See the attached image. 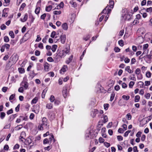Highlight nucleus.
I'll return each instance as SVG.
<instances>
[{
	"label": "nucleus",
	"instance_id": "nucleus-1",
	"mask_svg": "<svg viewBox=\"0 0 152 152\" xmlns=\"http://www.w3.org/2000/svg\"><path fill=\"white\" fill-rule=\"evenodd\" d=\"M69 51V48H66L64 50L58 52L55 58L58 60H59L62 57L65 56L66 54L68 53Z\"/></svg>",
	"mask_w": 152,
	"mask_h": 152
},
{
	"label": "nucleus",
	"instance_id": "nucleus-2",
	"mask_svg": "<svg viewBox=\"0 0 152 152\" xmlns=\"http://www.w3.org/2000/svg\"><path fill=\"white\" fill-rule=\"evenodd\" d=\"M49 124L48 120L46 118L44 117L42 120V123L39 127L40 130H42L44 128L48 129L49 128Z\"/></svg>",
	"mask_w": 152,
	"mask_h": 152
},
{
	"label": "nucleus",
	"instance_id": "nucleus-3",
	"mask_svg": "<svg viewBox=\"0 0 152 152\" xmlns=\"http://www.w3.org/2000/svg\"><path fill=\"white\" fill-rule=\"evenodd\" d=\"M18 59V56L17 54H14L10 58L13 63H15Z\"/></svg>",
	"mask_w": 152,
	"mask_h": 152
},
{
	"label": "nucleus",
	"instance_id": "nucleus-4",
	"mask_svg": "<svg viewBox=\"0 0 152 152\" xmlns=\"http://www.w3.org/2000/svg\"><path fill=\"white\" fill-rule=\"evenodd\" d=\"M148 47V44H144L143 45V52L142 54L140 56H142L144 54H145L146 53V50L147 49Z\"/></svg>",
	"mask_w": 152,
	"mask_h": 152
},
{
	"label": "nucleus",
	"instance_id": "nucleus-5",
	"mask_svg": "<svg viewBox=\"0 0 152 152\" xmlns=\"http://www.w3.org/2000/svg\"><path fill=\"white\" fill-rule=\"evenodd\" d=\"M66 39V36L64 34L62 35L60 37V40L62 44H64L65 43V40Z\"/></svg>",
	"mask_w": 152,
	"mask_h": 152
},
{
	"label": "nucleus",
	"instance_id": "nucleus-6",
	"mask_svg": "<svg viewBox=\"0 0 152 152\" xmlns=\"http://www.w3.org/2000/svg\"><path fill=\"white\" fill-rule=\"evenodd\" d=\"M61 27L65 31L67 30L68 28V25L66 23H63L61 25Z\"/></svg>",
	"mask_w": 152,
	"mask_h": 152
},
{
	"label": "nucleus",
	"instance_id": "nucleus-7",
	"mask_svg": "<svg viewBox=\"0 0 152 152\" xmlns=\"http://www.w3.org/2000/svg\"><path fill=\"white\" fill-rule=\"evenodd\" d=\"M67 66L66 65H64L60 71V72L61 74H63L62 72H64L67 69Z\"/></svg>",
	"mask_w": 152,
	"mask_h": 152
},
{
	"label": "nucleus",
	"instance_id": "nucleus-8",
	"mask_svg": "<svg viewBox=\"0 0 152 152\" xmlns=\"http://www.w3.org/2000/svg\"><path fill=\"white\" fill-rule=\"evenodd\" d=\"M123 17L124 19L125 20H129L130 18V15L128 14V13H126L124 15Z\"/></svg>",
	"mask_w": 152,
	"mask_h": 152
},
{
	"label": "nucleus",
	"instance_id": "nucleus-9",
	"mask_svg": "<svg viewBox=\"0 0 152 152\" xmlns=\"http://www.w3.org/2000/svg\"><path fill=\"white\" fill-rule=\"evenodd\" d=\"M91 135V132L90 130H88L87 131L86 134V138L87 139H88L90 137Z\"/></svg>",
	"mask_w": 152,
	"mask_h": 152
},
{
	"label": "nucleus",
	"instance_id": "nucleus-10",
	"mask_svg": "<svg viewBox=\"0 0 152 152\" xmlns=\"http://www.w3.org/2000/svg\"><path fill=\"white\" fill-rule=\"evenodd\" d=\"M63 94L64 98H66L67 95L68 93L67 92V88L66 87L62 91Z\"/></svg>",
	"mask_w": 152,
	"mask_h": 152
},
{
	"label": "nucleus",
	"instance_id": "nucleus-11",
	"mask_svg": "<svg viewBox=\"0 0 152 152\" xmlns=\"http://www.w3.org/2000/svg\"><path fill=\"white\" fill-rule=\"evenodd\" d=\"M126 102L122 99H120L118 102V104L120 106L125 105Z\"/></svg>",
	"mask_w": 152,
	"mask_h": 152
},
{
	"label": "nucleus",
	"instance_id": "nucleus-12",
	"mask_svg": "<svg viewBox=\"0 0 152 152\" xmlns=\"http://www.w3.org/2000/svg\"><path fill=\"white\" fill-rule=\"evenodd\" d=\"M28 17V15L27 14H26L25 15L24 18H21V20L22 22H25L27 20Z\"/></svg>",
	"mask_w": 152,
	"mask_h": 152
},
{
	"label": "nucleus",
	"instance_id": "nucleus-13",
	"mask_svg": "<svg viewBox=\"0 0 152 152\" xmlns=\"http://www.w3.org/2000/svg\"><path fill=\"white\" fill-rule=\"evenodd\" d=\"M46 107L49 109H51L53 108V105L51 103H48L47 104Z\"/></svg>",
	"mask_w": 152,
	"mask_h": 152
},
{
	"label": "nucleus",
	"instance_id": "nucleus-14",
	"mask_svg": "<svg viewBox=\"0 0 152 152\" xmlns=\"http://www.w3.org/2000/svg\"><path fill=\"white\" fill-rule=\"evenodd\" d=\"M53 6L51 5H49L46 6L45 8V10L47 12H50L52 9Z\"/></svg>",
	"mask_w": 152,
	"mask_h": 152
},
{
	"label": "nucleus",
	"instance_id": "nucleus-15",
	"mask_svg": "<svg viewBox=\"0 0 152 152\" xmlns=\"http://www.w3.org/2000/svg\"><path fill=\"white\" fill-rule=\"evenodd\" d=\"M57 48V45H54L52 46L51 49L53 52H54Z\"/></svg>",
	"mask_w": 152,
	"mask_h": 152
},
{
	"label": "nucleus",
	"instance_id": "nucleus-16",
	"mask_svg": "<svg viewBox=\"0 0 152 152\" xmlns=\"http://www.w3.org/2000/svg\"><path fill=\"white\" fill-rule=\"evenodd\" d=\"M122 98L124 100L127 101L130 98V96L128 95H123L122 96Z\"/></svg>",
	"mask_w": 152,
	"mask_h": 152
},
{
	"label": "nucleus",
	"instance_id": "nucleus-17",
	"mask_svg": "<svg viewBox=\"0 0 152 152\" xmlns=\"http://www.w3.org/2000/svg\"><path fill=\"white\" fill-rule=\"evenodd\" d=\"M125 70L127 71V72L129 73H131L133 72L130 69V66H127L125 68Z\"/></svg>",
	"mask_w": 152,
	"mask_h": 152
},
{
	"label": "nucleus",
	"instance_id": "nucleus-18",
	"mask_svg": "<svg viewBox=\"0 0 152 152\" xmlns=\"http://www.w3.org/2000/svg\"><path fill=\"white\" fill-rule=\"evenodd\" d=\"M38 100V98L37 97H36L34 98L32 100L31 103L32 104H36Z\"/></svg>",
	"mask_w": 152,
	"mask_h": 152
},
{
	"label": "nucleus",
	"instance_id": "nucleus-19",
	"mask_svg": "<svg viewBox=\"0 0 152 152\" xmlns=\"http://www.w3.org/2000/svg\"><path fill=\"white\" fill-rule=\"evenodd\" d=\"M4 45L5 48L6 49L7 51H8L10 47V45L8 44L5 43Z\"/></svg>",
	"mask_w": 152,
	"mask_h": 152
},
{
	"label": "nucleus",
	"instance_id": "nucleus-20",
	"mask_svg": "<svg viewBox=\"0 0 152 152\" xmlns=\"http://www.w3.org/2000/svg\"><path fill=\"white\" fill-rule=\"evenodd\" d=\"M114 5V2L113 1H109V5L110 7L111 8H113V5Z\"/></svg>",
	"mask_w": 152,
	"mask_h": 152
},
{
	"label": "nucleus",
	"instance_id": "nucleus-21",
	"mask_svg": "<svg viewBox=\"0 0 152 152\" xmlns=\"http://www.w3.org/2000/svg\"><path fill=\"white\" fill-rule=\"evenodd\" d=\"M22 84H23V85H22V86L25 89H27L28 87V83L26 82H24L22 83Z\"/></svg>",
	"mask_w": 152,
	"mask_h": 152
},
{
	"label": "nucleus",
	"instance_id": "nucleus-22",
	"mask_svg": "<svg viewBox=\"0 0 152 152\" xmlns=\"http://www.w3.org/2000/svg\"><path fill=\"white\" fill-rule=\"evenodd\" d=\"M6 9H4L3 11L2 17H7V13L6 12Z\"/></svg>",
	"mask_w": 152,
	"mask_h": 152
},
{
	"label": "nucleus",
	"instance_id": "nucleus-23",
	"mask_svg": "<svg viewBox=\"0 0 152 152\" xmlns=\"http://www.w3.org/2000/svg\"><path fill=\"white\" fill-rule=\"evenodd\" d=\"M70 3L72 7H76V4L75 2L74 1H71L70 2Z\"/></svg>",
	"mask_w": 152,
	"mask_h": 152
},
{
	"label": "nucleus",
	"instance_id": "nucleus-24",
	"mask_svg": "<svg viewBox=\"0 0 152 152\" xmlns=\"http://www.w3.org/2000/svg\"><path fill=\"white\" fill-rule=\"evenodd\" d=\"M48 65V63H45L44 65V69L46 71H48L49 70V66Z\"/></svg>",
	"mask_w": 152,
	"mask_h": 152
},
{
	"label": "nucleus",
	"instance_id": "nucleus-25",
	"mask_svg": "<svg viewBox=\"0 0 152 152\" xmlns=\"http://www.w3.org/2000/svg\"><path fill=\"white\" fill-rule=\"evenodd\" d=\"M9 35L11 37V38H14L15 36L13 31H10L9 32Z\"/></svg>",
	"mask_w": 152,
	"mask_h": 152
},
{
	"label": "nucleus",
	"instance_id": "nucleus-26",
	"mask_svg": "<svg viewBox=\"0 0 152 152\" xmlns=\"http://www.w3.org/2000/svg\"><path fill=\"white\" fill-rule=\"evenodd\" d=\"M140 99V96L139 95H137L135 97L134 102H139Z\"/></svg>",
	"mask_w": 152,
	"mask_h": 152
},
{
	"label": "nucleus",
	"instance_id": "nucleus-27",
	"mask_svg": "<svg viewBox=\"0 0 152 152\" xmlns=\"http://www.w3.org/2000/svg\"><path fill=\"white\" fill-rule=\"evenodd\" d=\"M53 140V142L54 143L55 142V140L54 138L53 135H51V137H50L49 138V140H48L49 141V142L50 141V142H51V141H52Z\"/></svg>",
	"mask_w": 152,
	"mask_h": 152
},
{
	"label": "nucleus",
	"instance_id": "nucleus-28",
	"mask_svg": "<svg viewBox=\"0 0 152 152\" xmlns=\"http://www.w3.org/2000/svg\"><path fill=\"white\" fill-rule=\"evenodd\" d=\"M115 96V94L114 92H112L111 94L110 97V101L111 102L114 99V97Z\"/></svg>",
	"mask_w": 152,
	"mask_h": 152
},
{
	"label": "nucleus",
	"instance_id": "nucleus-29",
	"mask_svg": "<svg viewBox=\"0 0 152 152\" xmlns=\"http://www.w3.org/2000/svg\"><path fill=\"white\" fill-rule=\"evenodd\" d=\"M4 41L5 42H8L9 41L10 39L8 36H5L4 37Z\"/></svg>",
	"mask_w": 152,
	"mask_h": 152
},
{
	"label": "nucleus",
	"instance_id": "nucleus-30",
	"mask_svg": "<svg viewBox=\"0 0 152 152\" xmlns=\"http://www.w3.org/2000/svg\"><path fill=\"white\" fill-rule=\"evenodd\" d=\"M40 10V8L39 7H36L35 11V13L36 14H38Z\"/></svg>",
	"mask_w": 152,
	"mask_h": 152
},
{
	"label": "nucleus",
	"instance_id": "nucleus-31",
	"mask_svg": "<svg viewBox=\"0 0 152 152\" xmlns=\"http://www.w3.org/2000/svg\"><path fill=\"white\" fill-rule=\"evenodd\" d=\"M144 85V83L142 81H140L138 82V87H140V88H142L143 87V86Z\"/></svg>",
	"mask_w": 152,
	"mask_h": 152
},
{
	"label": "nucleus",
	"instance_id": "nucleus-32",
	"mask_svg": "<svg viewBox=\"0 0 152 152\" xmlns=\"http://www.w3.org/2000/svg\"><path fill=\"white\" fill-rule=\"evenodd\" d=\"M10 1H4V2L3 3V5L4 6H7L9 5Z\"/></svg>",
	"mask_w": 152,
	"mask_h": 152
},
{
	"label": "nucleus",
	"instance_id": "nucleus-33",
	"mask_svg": "<svg viewBox=\"0 0 152 152\" xmlns=\"http://www.w3.org/2000/svg\"><path fill=\"white\" fill-rule=\"evenodd\" d=\"M61 13V11H54L53 12V13L55 15H59Z\"/></svg>",
	"mask_w": 152,
	"mask_h": 152
},
{
	"label": "nucleus",
	"instance_id": "nucleus-34",
	"mask_svg": "<svg viewBox=\"0 0 152 152\" xmlns=\"http://www.w3.org/2000/svg\"><path fill=\"white\" fill-rule=\"evenodd\" d=\"M50 102H53L55 100V98L53 95H51L50 98L49 99Z\"/></svg>",
	"mask_w": 152,
	"mask_h": 152
},
{
	"label": "nucleus",
	"instance_id": "nucleus-35",
	"mask_svg": "<svg viewBox=\"0 0 152 152\" xmlns=\"http://www.w3.org/2000/svg\"><path fill=\"white\" fill-rule=\"evenodd\" d=\"M15 94H12L10 97L9 100L11 102H12L11 100H13L14 99L15 97Z\"/></svg>",
	"mask_w": 152,
	"mask_h": 152
},
{
	"label": "nucleus",
	"instance_id": "nucleus-36",
	"mask_svg": "<svg viewBox=\"0 0 152 152\" xmlns=\"http://www.w3.org/2000/svg\"><path fill=\"white\" fill-rule=\"evenodd\" d=\"M146 11L151 14L152 13V7H150L147 8L146 10Z\"/></svg>",
	"mask_w": 152,
	"mask_h": 152
},
{
	"label": "nucleus",
	"instance_id": "nucleus-37",
	"mask_svg": "<svg viewBox=\"0 0 152 152\" xmlns=\"http://www.w3.org/2000/svg\"><path fill=\"white\" fill-rule=\"evenodd\" d=\"M0 117L1 119H3L5 116V113L4 112H2L0 113Z\"/></svg>",
	"mask_w": 152,
	"mask_h": 152
},
{
	"label": "nucleus",
	"instance_id": "nucleus-38",
	"mask_svg": "<svg viewBox=\"0 0 152 152\" xmlns=\"http://www.w3.org/2000/svg\"><path fill=\"white\" fill-rule=\"evenodd\" d=\"M141 72V70L140 69L137 68L135 71V73L137 75L140 74Z\"/></svg>",
	"mask_w": 152,
	"mask_h": 152
},
{
	"label": "nucleus",
	"instance_id": "nucleus-39",
	"mask_svg": "<svg viewBox=\"0 0 152 152\" xmlns=\"http://www.w3.org/2000/svg\"><path fill=\"white\" fill-rule=\"evenodd\" d=\"M150 96H151L150 94L149 93H146L145 95V97L147 99H149L150 98Z\"/></svg>",
	"mask_w": 152,
	"mask_h": 152
},
{
	"label": "nucleus",
	"instance_id": "nucleus-40",
	"mask_svg": "<svg viewBox=\"0 0 152 152\" xmlns=\"http://www.w3.org/2000/svg\"><path fill=\"white\" fill-rule=\"evenodd\" d=\"M134 84V81H131L130 82L129 84V87L130 88H132L133 87Z\"/></svg>",
	"mask_w": 152,
	"mask_h": 152
},
{
	"label": "nucleus",
	"instance_id": "nucleus-41",
	"mask_svg": "<svg viewBox=\"0 0 152 152\" xmlns=\"http://www.w3.org/2000/svg\"><path fill=\"white\" fill-rule=\"evenodd\" d=\"M18 69L19 72L21 73H23L24 72V69L23 68H19Z\"/></svg>",
	"mask_w": 152,
	"mask_h": 152
},
{
	"label": "nucleus",
	"instance_id": "nucleus-42",
	"mask_svg": "<svg viewBox=\"0 0 152 152\" xmlns=\"http://www.w3.org/2000/svg\"><path fill=\"white\" fill-rule=\"evenodd\" d=\"M119 45L121 46H123L124 45V42L122 40H121L118 42Z\"/></svg>",
	"mask_w": 152,
	"mask_h": 152
},
{
	"label": "nucleus",
	"instance_id": "nucleus-43",
	"mask_svg": "<svg viewBox=\"0 0 152 152\" xmlns=\"http://www.w3.org/2000/svg\"><path fill=\"white\" fill-rule=\"evenodd\" d=\"M139 19L135 18L133 22L134 25L137 24L139 23Z\"/></svg>",
	"mask_w": 152,
	"mask_h": 152
},
{
	"label": "nucleus",
	"instance_id": "nucleus-44",
	"mask_svg": "<svg viewBox=\"0 0 152 152\" xmlns=\"http://www.w3.org/2000/svg\"><path fill=\"white\" fill-rule=\"evenodd\" d=\"M126 118H127V119L128 120H130L132 118V116L129 113H128L127 115H126Z\"/></svg>",
	"mask_w": 152,
	"mask_h": 152
},
{
	"label": "nucleus",
	"instance_id": "nucleus-45",
	"mask_svg": "<svg viewBox=\"0 0 152 152\" xmlns=\"http://www.w3.org/2000/svg\"><path fill=\"white\" fill-rule=\"evenodd\" d=\"M104 122V123H106L108 121V119L106 115H104L103 117Z\"/></svg>",
	"mask_w": 152,
	"mask_h": 152
},
{
	"label": "nucleus",
	"instance_id": "nucleus-46",
	"mask_svg": "<svg viewBox=\"0 0 152 152\" xmlns=\"http://www.w3.org/2000/svg\"><path fill=\"white\" fill-rule=\"evenodd\" d=\"M146 75L147 77L149 78L151 77V74L149 71H148L146 73Z\"/></svg>",
	"mask_w": 152,
	"mask_h": 152
},
{
	"label": "nucleus",
	"instance_id": "nucleus-47",
	"mask_svg": "<svg viewBox=\"0 0 152 152\" xmlns=\"http://www.w3.org/2000/svg\"><path fill=\"white\" fill-rule=\"evenodd\" d=\"M6 27V26L4 24H2L0 27L1 29L2 30L5 29Z\"/></svg>",
	"mask_w": 152,
	"mask_h": 152
},
{
	"label": "nucleus",
	"instance_id": "nucleus-48",
	"mask_svg": "<svg viewBox=\"0 0 152 152\" xmlns=\"http://www.w3.org/2000/svg\"><path fill=\"white\" fill-rule=\"evenodd\" d=\"M56 34V33L55 31H53L50 35V37L52 38H54Z\"/></svg>",
	"mask_w": 152,
	"mask_h": 152
},
{
	"label": "nucleus",
	"instance_id": "nucleus-49",
	"mask_svg": "<svg viewBox=\"0 0 152 152\" xmlns=\"http://www.w3.org/2000/svg\"><path fill=\"white\" fill-rule=\"evenodd\" d=\"M140 13L142 15V17L144 18H145L147 17V14L146 12L142 13L140 12Z\"/></svg>",
	"mask_w": 152,
	"mask_h": 152
},
{
	"label": "nucleus",
	"instance_id": "nucleus-50",
	"mask_svg": "<svg viewBox=\"0 0 152 152\" xmlns=\"http://www.w3.org/2000/svg\"><path fill=\"white\" fill-rule=\"evenodd\" d=\"M125 130L121 128L118 129V132L121 133H123L124 132Z\"/></svg>",
	"mask_w": 152,
	"mask_h": 152
},
{
	"label": "nucleus",
	"instance_id": "nucleus-51",
	"mask_svg": "<svg viewBox=\"0 0 152 152\" xmlns=\"http://www.w3.org/2000/svg\"><path fill=\"white\" fill-rule=\"evenodd\" d=\"M24 91V88L23 87H20L18 89V91L19 92L23 93Z\"/></svg>",
	"mask_w": 152,
	"mask_h": 152
},
{
	"label": "nucleus",
	"instance_id": "nucleus-52",
	"mask_svg": "<svg viewBox=\"0 0 152 152\" xmlns=\"http://www.w3.org/2000/svg\"><path fill=\"white\" fill-rule=\"evenodd\" d=\"M117 138L118 140L120 141H122L123 139V137L121 136H118Z\"/></svg>",
	"mask_w": 152,
	"mask_h": 152
},
{
	"label": "nucleus",
	"instance_id": "nucleus-53",
	"mask_svg": "<svg viewBox=\"0 0 152 152\" xmlns=\"http://www.w3.org/2000/svg\"><path fill=\"white\" fill-rule=\"evenodd\" d=\"M20 135L21 136V137H26V134L25 132L24 131H22L20 133Z\"/></svg>",
	"mask_w": 152,
	"mask_h": 152
},
{
	"label": "nucleus",
	"instance_id": "nucleus-54",
	"mask_svg": "<svg viewBox=\"0 0 152 152\" xmlns=\"http://www.w3.org/2000/svg\"><path fill=\"white\" fill-rule=\"evenodd\" d=\"M131 132V130H128L126 131L124 134V136L125 137H127L128 134Z\"/></svg>",
	"mask_w": 152,
	"mask_h": 152
},
{
	"label": "nucleus",
	"instance_id": "nucleus-55",
	"mask_svg": "<svg viewBox=\"0 0 152 152\" xmlns=\"http://www.w3.org/2000/svg\"><path fill=\"white\" fill-rule=\"evenodd\" d=\"M41 40V38L40 37V36L39 35L37 36V39L36 40V42H39Z\"/></svg>",
	"mask_w": 152,
	"mask_h": 152
},
{
	"label": "nucleus",
	"instance_id": "nucleus-56",
	"mask_svg": "<svg viewBox=\"0 0 152 152\" xmlns=\"http://www.w3.org/2000/svg\"><path fill=\"white\" fill-rule=\"evenodd\" d=\"M48 75L49 76L52 77H53L54 75V73L52 72H49L48 73Z\"/></svg>",
	"mask_w": 152,
	"mask_h": 152
},
{
	"label": "nucleus",
	"instance_id": "nucleus-57",
	"mask_svg": "<svg viewBox=\"0 0 152 152\" xmlns=\"http://www.w3.org/2000/svg\"><path fill=\"white\" fill-rule=\"evenodd\" d=\"M104 109L105 110H107L108 109V107L109 106V104H104Z\"/></svg>",
	"mask_w": 152,
	"mask_h": 152
},
{
	"label": "nucleus",
	"instance_id": "nucleus-58",
	"mask_svg": "<svg viewBox=\"0 0 152 152\" xmlns=\"http://www.w3.org/2000/svg\"><path fill=\"white\" fill-rule=\"evenodd\" d=\"M54 101V104L55 105H58L60 103L59 101L57 99L55 100Z\"/></svg>",
	"mask_w": 152,
	"mask_h": 152
},
{
	"label": "nucleus",
	"instance_id": "nucleus-59",
	"mask_svg": "<svg viewBox=\"0 0 152 152\" xmlns=\"http://www.w3.org/2000/svg\"><path fill=\"white\" fill-rule=\"evenodd\" d=\"M107 8V7H106L103 10V11H102V12L99 14V15H101L102 13H106V12H107V11H106V9Z\"/></svg>",
	"mask_w": 152,
	"mask_h": 152
},
{
	"label": "nucleus",
	"instance_id": "nucleus-60",
	"mask_svg": "<svg viewBox=\"0 0 152 152\" xmlns=\"http://www.w3.org/2000/svg\"><path fill=\"white\" fill-rule=\"evenodd\" d=\"M8 88L7 87H4L2 88V91L4 92H5L7 91Z\"/></svg>",
	"mask_w": 152,
	"mask_h": 152
},
{
	"label": "nucleus",
	"instance_id": "nucleus-61",
	"mask_svg": "<svg viewBox=\"0 0 152 152\" xmlns=\"http://www.w3.org/2000/svg\"><path fill=\"white\" fill-rule=\"evenodd\" d=\"M49 143V141L47 138L43 140L44 144H46Z\"/></svg>",
	"mask_w": 152,
	"mask_h": 152
},
{
	"label": "nucleus",
	"instance_id": "nucleus-62",
	"mask_svg": "<svg viewBox=\"0 0 152 152\" xmlns=\"http://www.w3.org/2000/svg\"><path fill=\"white\" fill-rule=\"evenodd\" d=\"M147 58L149 60H151L152 58V56H151L149 54L147 55L146 56Z\"/></svg>",
	"mask_w": 152,
	"mask_h": 152
},
{
	"label": "nucleus",
	"instance_id": "nucleus-63",
	"mask_svg": "<svg viewBox=\"0 0 152 152\" xmlns=\"http://www.w3.org/2000/svg\"><path fill=\"white\" fill-rule=\"evenodd\" d=\"M35 54L37 56H39L40 55V52L38 50H36L35 51Z\"/></svg>",
	"mask_w": 152,
	"mask_h": 152
},
{
	"label": "nucleus",
	"instance_id": "nucleus-64",
	"mask_svg": "<svg viewBox=\"0 0 152 152\" xmlns=\"http://www.w3.org/2000/svg\"><path fill=\"white\" fill-rule=\"evenodd\" d=\"M34 116V114L33 113H31L29 116V118L31 119H33Z\"/></svg>",
	"mask_w": 152,
	"mask_h": 152
}]
</instances>
